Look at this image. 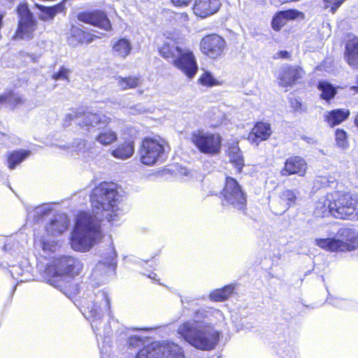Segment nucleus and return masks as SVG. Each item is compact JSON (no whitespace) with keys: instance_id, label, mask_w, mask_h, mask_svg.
Here are the masks:
<instances>
[{"instance_id":"obj_8","label":"nucleus","mask_w":358,"mask_h":358,"mask_svg":"<svg viewBox=\"0 0 358 358\" xmlns=\"http://www.w3.org/2000/svg\"><path fill=\"white\" fill-rule=\"evenodd\" d=\"M337 235L339 238H316L315 243L320 248L329 252H351L358 248V234L354 229L341 227L338 230Z\"/></svg>"},{"instance_id":"obj_39","label":"nucleus","mask_w":358,"mask_h":358,"mask_svg":"<svg viewBox=\"0 0 358 358\" xmlns=\"http://www.w3.org/2000/svg\"><path fill=\"white\" fill-rule=\"evenodd\" d=\"M324 9H329V12L332 14L335 13L338 8L346 1V0H322Z\"/></svg>"},{"instance_id":"obj_18","label":"nucleus","mask_w":358,"mask_h":358,"mask_svg":"<svg viewBox=\"0 0 358 358\" xmlns=\"http://www.w3.org/2000/svg\"><path fill=\"white\" fill-rule=\"evenodd\" d=\"M221 6L220 0H194L192 10L198 18L205 19L217 13Z\"/></svg>"},{"instance_id":"obj_46","label":"nucleus","mask_w":358,"mask_h":358,"mask_svg":"<svg viewBox=\"0 0 358 358\" xmlns=\"http://www.w3.org/2000/svg\"><path fill=\"white\" fill-rule=\"evenodd\" d=\"M291 57L290 53L287 50H280L277 52L276 56H274L273 58L277 59H289Z\"/></svg>"},{"instance_id":"obj_7","label":"nucleus","mask_w":358,"mask_h":358,"mask_svg":"<svg viewBox=\"0 0 358 358\" xmlns=\"http://www.w3.org/2000/svg\"><path fill=\"white\" fill-rule=\"evenodd\" d=\"M117 196L118 192L112 184L102 182L92 189L90 195V201L92 208L97 210L111 211V213L106 217L110 222L117 216Z\"/></svg>"},{"instance_id":"obj_19","label":"nucleus","mask_w":358,"mask_h":358,"mask_svg":"<svg viewBox=\"0 0 358 358\" xmlns=\"http://www.w3.org/2000/svg\"><path fill=\"white\" fill-rule=\"evenodd\" d=\"M136 135L131 132H124L122 141L111 151V155L116 159H127L130 158L135 151Z\"/></svg>"},{"instance_id":"obj_15","label":"nucleus","mask_w":358,"mask_h":358,"mask_svg":"<svg viewBox=\"0 0 358 358\" xmlns=\"http://www.w3.org/2000/svg\"><path fill=\"white\" fill-rule=\"evenodd\" d=\"M77 19L85 24L98 27L106 31L113 29L106 12L101 9L83 10L77 14Z\"/></svg>"},{"instance_id":"obj_43","label":"nucleus","mask_w":358,"mask_h":358,"mask_svg":"<svg viewBox=\"0 0 358 358\" xmlns=\"http://www.w3.org/2000/svg\"><path fill=\"white\" fill-rule=\"evenodd\" d=\"M290 106L294 113H303L306 111V107L303 105L302 102L296 98L290 99Z\"/></svg>"},{"instance_id":"obj_31","label":"nucleus","mask_w":358,"mask_h":358,"mask_svg":"<svg viewBox=\"0 0 358 358\" xmlns=\"http://www.w3.org/2000/svg\"><path fill=\"white\" fill-rule=\"evenodd\" d=\"M22 102V98L12 90H7L0 94V107L3 105H8L11 109H15Z\"/></svg>"},{"instance_id":"obj_21","label":"nucleus","mask_w":358,"mask_h":358,"mask_svg":"<svg viewBox=\"0 0 358 358\" xmlns=\"http://www.w3.org/2000/svg\"><path fill=\"white\" fill-rule=\"evenodd\" d=\"M69 224V221L67 216L58 214L45 225V230L49 236H59L67 230Z\"/></svg>"},{"instance_id":"obj_5","label":"nucleus","mask_w":358,"mask_h":358,"mask_svg":"<svg viewBox=\"0 0 358 358\" xmlns=\"http://www.w3.org/2000/svg\"><path fill=\"white\" fill-rule=\"evenodd\" d=\"M159 55L181 71L187 78H192L198 71V65L193 52L180 47L176 39L169 38L158 48Z\"/></svg>"},{"instance_id":"obj_17","label":"nucleus","mask_w":358,"mask_h":358,"mask_svg":"<svg viewBox=\"0 0 358 358\" xmlns=\"http://www.w3.org/2000/svg\"><path fill=\"white\" fill-rule=\"evenodd\" d=\"M273 134L271 124L268 122L257 121L248 134L247 139L251 145L258 146L268 141Z\"/></svg>"},{"instance_id":"obj_20","label":"nucleus","mask_w":358,"mask_h":358,"mask_svg":"<svg viewBox=\"0 0 358 358\" xmlns=\"http://www.w3.org/2000/svg\"><path fill=\"white\" fill-rule=\"evenodd\" d=\"M99 36L90 31H85L77 26L72 25L70 28L68 41L73 45L89 44Z\"/></svg>"},{"instance_id":"obj_47","label":"nucleus","mask_w":358,"mask_h":358,"mask_svg":"<svg viewBox=\"0 0 358 358\" xmlns=\"http://www.w3.org/2000/svg\"><path fill=\"white\" fill-rule=\"evenodd\" d=\"M353 122L355 127L358 129V112L355 115Z\"/></svg>"},{"instance_id":"obj_26","label":"nucleus","mask_w":358,"mask_h":358,"mask_svg":"<svg viewBox=\"0 0 358 358\" xmlns=\"http://www.w3.org/2000/svg\"><path fill=\"white\" fill-rule=\"evenodd\" d=\"M162 352V343L154 341L142 348L135 358H161Z\"/></svg>"},{"instance_id":"obj_3","label":"nucleus","mask_w":358,"mask_h":358,"mask_svg":"<svg viewBox=\"0 0 358 358\" xmlns=\"http://www.w3.org/2000/svg\"><path fill=\"white\" fill-rule=\"evenodd\" d=\"M182 338L194 348L201 351H211L218 345L220 333L211 326L199 321H186L178 328Z\"/></svg>"},{"instance_id":"obj_36","label":"nucleus","mask_w":358,"mask_h":358,"mask_svg":"<svg viewBox=\"0 0 358 358\" xmlns=\"http://www.w3.org/2000/svg\"><path fill=\"white\" fill-rule=\"evenodd\" d=\"M198 83L207 87L222 85V82L213 78L209 71L203 72L199 78Z\"/></svg>"},{"instance_id":"obj_50","label":"nucleus","mask_w":358,"mask_h":358,"mask_svg":"<svg viewBox=\"0 0 358 358\" xmlns=\"http://www.w3.org/2000/svg\"><path fill=\"white\" fill-rule=\"evenodd\" d=\"M195 315L198 316V315H199V312H196V313H195Z\"/></svg>"},{"instance_id":"obj_10","label":"nucleus","mask_w":358,"mask_h":358,"mask_svg":"<svg viewBox=\"0 0 358 358\" xmlns=\"http://www.w3.org/2000/svg\"><path fill=\"white\" fill-rule=\"evenodd\" d=\"M19 20L17 29L13 34L14 39L31 40L37 29L38 22L31 12L28 3L20 2L16 8Z\"/></svg>"},{"instance_id":"obj_45","label":"nucleus","mask_w":358,"mask_h":358,"mask_svg":"<svg viewBox=\"0 0 358 358\" xmlns=\"http://www.w3.org/2000/svg\"><path fill=\"white\" fill-rule=\"evenodd\" d=\"M170 1L176 7L183 8L189 6L192 0H170Z\"/></svg>"},{"instance_id":"obj_6","label":"nucleus","mask_w":358,"mask_h":358,"mask_svg":"<svg viewBox=\"0 0 358 358\" xmlns=\"http://www.w3.org/2000/svg\"><path fill=\"white\" fill-rule=\"evenodd\" d=\"M171 148L169 142L162 136L155 135L142 138L138 148L140 162L148 166H152L164 161Z\"/></svg>"},{"instance_id":"obj_37","label":"nucleus","mask_w":358,"mask_h":358,"mask_svg":"<svg viewBox=\"0 0 358 358\" xmlns=\"http://www.w3.org/2000/svg\"><path fill=\"white\" fill-rule=\"evenodd\" d=\"M287 20L282 11H278L273 15L271 20V27L275 31H280L286 24Z\"/></svg>"},{"instance_id":"obj_16","label":"nucleus","mask_w":358,"mask_h":358,"mask_svg":"<svg viewBox=\"0 0 358 358\" xmlns=\"http://www.w3.org/2000/svg\"><path fill=\"white\" fill-rule=\"evenodd\" d=\"M308 169V163L303 157L299 155H291L284 161L283 166L280 170V175L285 178L291 176L304 177Z\"/></svg>"},{"instance_id":"obj_44","label":"nucleus","mask_w":358,"mask_h":358,"mask_svg":"<svg viewBox=\"0 0 358 358\" xmlns=\"http://www.w3.org/2000/svg\"><path fill=\"white\" fill-rule=\"evenodd\" d=\"M144 341L141 336L132 335L127 339V345L130 348H137L143 345Z\"/></svg>"},{"instance_id":"obj_49","label":"nucleus","mask_w":358,"mask_h":358,"mask_svg":"<svg viewBox=\"0 0 358 358\" xmlns=\"http://www.w3.org/2000/svg\"><path fill=\"white\" fill-rule=\"evenodd\" d=\"M356 83L357 85L355 87H352V89L355 90L356 92H358V75L356 77Z\"/></svg>"},{"instance_id":"obj_41","label":"nucleus","mask_w":358,"mask_h":358,"mask_svg":"<svg viewBox=\"0 0 358 358\" xmlns=\"http://www.w3.org/2000/svg\"><path fill=\"white\" fill-rule=\"evenodd\" d=\"M285 15L287 21L294 20L296 19H304L305 15L303 12L296 9H288L286 10H281Z\"/></svg>"},{"instance_id":"obj_32","label":"nucleus","mask_w":358,"mask_h":358,"mask_svg":"<svg viewBox=\"0 0 358 358\" xmlns=\"http://www.w3.org/2000/svg\"><path fill=\"white\" fill-rule=\"evenodd\" d=\"M234 289V285L231 284L220 289H215L210 292V298L212 301L216 302L224 301L232 296Z\"/></svg>"},{"instance_id":"obj_1","label":"nucleus","mask_w":358,"mask_h":358,"mask_svg":"<svg viewBox=\"0 0 358 358\" xmlns=\"http://www.w3.org/2000/svg\"><path fill=\"white\" fill-rule=\"evenodd\" d=\"M81 261L70 255H62L55 258L45 270L47 282L59 289L66 296L73 298L81 289L80 283L74 279L83 271Z\"/></svg>"},{"instance_id":"obj_24","label":"nucleus","mask_w":358,"mask_h":358,"mask_svg":"<svg viewBox=\"0 0 358 358\" xmlns=\"http://www.w3.org/2000/svg\"><path fill=\"white\" fill-rule=\"evenodd\" d=\"M350 115V111L348 108H335L327 111L324 120L330 127H334L346 121Z\"/></svg>"},{"instance_id":"obj_28","label":"nucleus","mask_w":358,"mask_h":358,"mask_svg":"<svg viewBox=\"0 0 358 358\" xmlns=\"http://www.w3.org/2000/svg\"><path fill=\"white\" fill-rule=\"evenodd\" d=\"M161 358H185L182 348L173 343H162Z\"/></svg>"},{"instance_id":"obj_13","label":"nucleus","mask_w":358,"mask_h":358,"mask_svg":"<svg viewBox=\"0 0 358 358\" xmlns=\"http://www.w3.org/2000/svg\"><path fill=\"white\" fill-rule=\"evenodd\" d=\"M227 44L222 36L211 33L204 35L200 40L199 50L207 58L217 61L224 57Z\"/></svg>"},{"instance_id":"obj_33","label":"nucleus","mask_w":358,"mask_h":358,"mask_svg":"<svg viewBox=\"0 0 358 358\" xmlns=\"http://www.w3.org/2000/svg\"><path fill=\"white\" fill-rule=\"evenodd\" d=\"M117 80L118 86L122 90L138 87L141 83V77L139 76H119Z\"/></svg>"},{"instance_id":"obj_51","label":"nucleus","mask_w":358,"mask_h":358,"mask_svg":"<svg viewBox=\"0 0 358 358\" xmlns=\"http://www.w3.org/2000/svg\"><path fill=\"white\" fill-rule=\"evenodd\" d=\"M217 358H220V357H217Z\"/></svg>"},{"instance_id":"obj_27","label":"nucleus","mask_w":358,"mask_h":358,"mask_svg":"<svg viewBox=\"0 0 358 358\" xmlns=\"http://www.w3.org/2000/svg\"><path fill=\"white\" fill-rule=\"evenodd\" d=\"M131 44L128 39L120 38L114 42L111 51L114 56L125 59L131 53Z\"/></svg>"},{"instance_id":"obj_35","label":"nucleus","mask_w":358,"mask_h":358,"mask_svg":"<svg viewBox=\"0 0 358 358\" xmlns=\"http://www.w3.org/2000/svg\"><path fill=\"white\" fill-rule=\"evenodd\" d=\"M280 201L286 205L287 210L294 207L297 203V195L296 190L285 189L280 195Z\"/></svg>"},{"instance_id":"obj_48","label":"nucleus","mask_w":358,"mask_h":358,"mask_svg":"<svg viewBox=\"0 0 358 358\" xmlns=\"http://www.w3.org/2000/svg\"><path fill=\"white\" fill-rule=\"evenodd\" d=\"M69 120H72L75 118H77L78 117V114H75V115H68L67 117H66Z\"/></svg>"},{"instance_id":"obj_2","label":"nucleus","mask_w":358,"mask_h":358,"mask_svg":"<svg viewBox=\"0 0 358 358\" xmlns=\"http://www.w3.org/2000/svg\"><path fill=\"white\" fill-rule=\"evenodd\" d=\"M103 237L101 220L89 211H78L70 238L71 248L75 251L87 252Z\"/></svg>"},{"instance_id":"obj_42","label":"nucleus","mask_w":358,"mask_h":358,"mask_svg":"<svg viewBox=\"0 0 358 358\" xmlns=\"http://www.w3.org/2000/svg\"><path fill=\"white\" fill-rule=\"evenodd\" d=\"M69 73L70 70L62 66H60V68L57 72L54 73L52 75L51 78L54 80H64L66 81H69Z\"/></svg>"},{"instance_id":"obj_12","label":"nucleus","mask_w":358,"mask_h":358,"mask_svg":"<svg viewBox=\"0 0 358 358\" xmlns=\"http://www.w3.org/2000/svg\"><path fill=\"white\" fill-rule=\"evenodd\" d=\"M220 194L227 204L238 210L245 211L247 194L236 178L229 176L225 177Z\"/></svg>"},{"instance_id":"obj_30","label":"nucleus","mask_w":358,"mask_h":358,"mask_svg":"<svg viewBox=\"0 0 358 358\" xmlns=\"http://www.w3.org/2000/svg\"><path fill=\"white\" fill-rule=\"evenodd\" d=\"M30 155V151L27 150H16L7 155V166L9 169H14L20 164Z\"/></svg>"},{"instance_id":"obj_9","label":"nucleus","mask_w":358,"mask_h":358,"mask_svg":"<svg viewBox=\"0 0 358 358\" xmlns=\"http://www.w3.org/2000/svg\"><path fill=\"white\" fill-rule=\"evenodd\" d=\"M78 308L84 317L92 323L101 320L104 313L110 310V300L106 291L93 290L80 301Z\"/></svg>"},{"instance_id":"obj_14","label":"nucleus","mask_w":358,"mask_h":358,"mask_svg":"<svg viewBox=\"0 0 358 358\" xmlns=\"http://www.w3.org/2000/svg\"><path fill=\"white\" fill-rule=\"evenodd\" d=\"M306 76L304 69L300 65L287 64L282 66L277 77L280 87L287 88L302 83Z\"/></svg>"},{"instance_id":"obj_4","label":"nucleus","mask_w":358,"mask_h":358,"mask_svg":"<svg viewBox=\"0 0 358 358\" xmlns=\"http://www.w3.org/2000/svg\"><path fill=\"white\" fill-rule=\"evenodd\" d=\"M323 213L341 220H358V194L350 191L335 190L326 194Z\"/></svg>"},{"instance_id":"obj_11","label":"nucleus","mask_w":358,"mask_h":358,"mask_svg":"<svg viewBox=\"0 0 358 358\" xmlns=\"http://www.w3.org/2000/svg\"><path fill=\"white\" fill-rule=\"evenodd\" d=\"M190 141L202 154L215 156L221 152L222 137L219 133L197 130L191 134Z\"/></svg>"},{"instance_id":"obj_22","label":"nucleus","mask_w":358,"mask_h":358,"mask_svg":"<svg viewBox=\"0 0 358 358\" xmlns=\"http://www.w3.org/2000/svg\"><path fill=\"white\" fill-rule=\"evenodd\" d=\"M226 155L229 157V162L236 169V173L240 174L245 166V159L243 152L238 143H234L227 146Z\"/></svg>"},{"instance_id":"obj_23","label":"nucleus","mask_w":358,"mask_h":358,"mask_svg":"<svg viewBox=\"0 0 358 358\" xmlns=\"http://www.w3.org/2000/svg\"><path fill=\"white\" fill-rule=\"evenodd\" d=\"M343 56L347 64L354 69H358V37L354 36L345 43Z\"/></svg>"},{"instance_id":"obj_40","label":"nucleus","mask_w":358,"mask_h":358,"mask_svg":"<svg viewBox=\"0 0 358 358\" xmlns=\"http://www.w3.org/2000/svg\"><path fill=\"white\" fill-rule=\"evenodd\" d=\"M101 122V117L96 113H88L83 124H80L81 127H93L95 124H98Z\"/></svg>"},{"instance_id":"obj_38","label":"nucleus","mask_w":358,"mask_h":358,"mask_svg":"<svg viewBox=\"0 0 358 358\" xmlns=\"http://www.w3.org/2000/svg\"><path fill=\"white\" fill-rule=\"evenodd\" d=\"M335 141L338 147L343 149L349 145L347 132L343 129H337L335 131Z\"/></svg>"},{"instance_id":"obj_25","label":"nucleus","mask_w":358,"mask_h":358,"mask_svg":"<svg viewBox=\"0 0 358 358\" xmlns=\"http://www.w3.org/2000/svg\"><path fill=\"white\" fill-rule=\"evenodd\" d=\"M35 7L41 10V14L39 15V18L44 21L52 20L57 13L64 12L66 8L64 1H61L52 6H45L36 3Z\"/></svg>"},{"instance_id":"obj_29","label":"nucleus","mask_w":358,"mask_h":358,"mask_svg":"<svg viewBox=\"0 0 358 358\" xmlns=\"http://www.w3.org/2000/svg\"><path fill=\"white\" fill-rule=\"evenodd\" d=\"M317 87L321 92L320 98L327 103H330L337 94V88L326 80L318 82Z\"/></svg>"},{"instance_id":"obj_34","label":"nucleus","mask_w":358,"mask_h":358,"mask_svg":"<svg viewBox=\"0 0 358 358\" xmlns=\"http://www.w3.org/2000/svg\"><path fill=\"white\" fill-rule=\"evenodd\" d=\"M117 140V133L111 129L102 131L96 136V141L105 146L114 143Z\"/></svg>"}]
</instances>
